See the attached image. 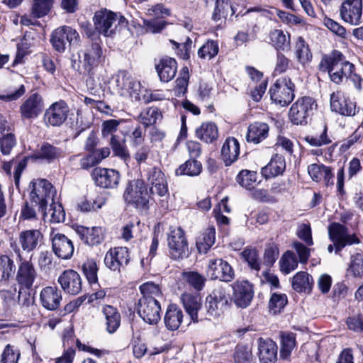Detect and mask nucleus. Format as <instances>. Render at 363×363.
<instances>
[{"mask_svg":"<svg viewBox=\"0 0 363 363\" xmlns=\"http://www.w3.org/2000/svg\"><path fill=\"white\" fill-rule=\"evenodd\" d=\"M318 69L321 72H327L333 83L340 84L346 79L347 75L351 73V70H355V67L346 60L340 51L334 50L323 56Z\"/></svg>","mask_w":363,"mask_h":363,"instance_id":"nucleus-1","label":"nucleus"},{"mask_svg":"<svg viewBox=\"0 0 363 363\" xmlns=\"http://www.w3.org/2000/svg\"><path fill=\"white\" fill-rule=\"evenodd\" d=\"M123 198L128 205L140 211L147 212L150 208V196L145 184L142 179L128 181Z\"/></svg>","mask_w":363,"mask_h":363,"instance_id":"nucleus-2","label":"nucleus"},{"mask_svg":"<svg viewBox=\"0 0 363 363\" xmlns=\"http://www.w3.org/2000/svg\"><path fill=\"white\" fill-rule=\"evenodd\" d=\"M32 189L30 193V201L38 207L44 216L47 214V206L56 195V191L52 184L46 179L33 180L29 184Z\"/></svg>","mask_w":363,"mask_h":363,"instance_id":"nucleus-3","label":"nucleus"},{"mask_svg":"<svg viewBox=\"0 0 363 363\" xmlns=\"http://www.w3.org/2000/svg\"><path fill=\"white\" fill-rule=\"evenodd\" d=\"M208 320L218 318L228 310L232 306V297L227 289L217 286L206 297L205 301Z\"/></svg>","mask_w":363,"mask_h":363,"instance_id":"nucleus-4","label":"nucleus"},{"mask_svg":"<svg viewBox=\"0 0 363 363\" xmlns=\"http://www.w3.org/2000/svg\"><path fill=\"white\" fill-rule=\"evenodd\" d=\"M11 247L21 260L16 275V283L21 289H32L38 277L37 270L30 260H22L21 250L16 243H11Z\"/></svg>","mask_w":363,"mask_h":363,"instance_id":"nucleus-5","label":"nucleus"},{"mask_svg":"<svg viewBox=\"0 0 363 363\" xmlns=\"http://www.w3.org/2000/svg\"><path fill=\"white\" fill-rule=\"evenodd\" d=\"M295 85L289 77L278 79L269 89L271 99L281 106L289 105L294 98Z\"/></svg>","mask_w":363,"mask_h":363,"instance_id":"nucleus-6","label":"nucleus"},{"mask_svg":"<svg viewBox=\"0 0 363 363\" xmlns=\"http://www.w3.org/2000/svg\"><path fill=\"white\" fill-rule=\"evenodd\" d=\"M314 100L310 96L298 99L290 108L289 118L294 125H304L313 115Z\"/></svg>","mask_w":363,"mask_h":363,"instance_id":"nucleus-7","label":"nucleus"},{"mask_svg":"<svg viewBox=\"0 0 363 363\" xmlns=\"http://www.w3.org/2000/svg\"><path fill=\"white\" fill-rule=\"evenodd\" d=\"M79 40L78 32L69 26H62L55 29L51 35L50 43L53 48L59 52H64L66 45H77Z\"/></svg>","mask_w":363,"mask_h":363,"instance_id":"nucleus-8","label":"nucleus"},{"mask_svg":"<svg viewBox=\"0 0 363 363\" xmlns=\"http://www.w3.org/2000/svg\"><path fill=\"white\" fill-rule=\"evenodd\" d=\"M101 43L99 37L91 38L87 42L84 51L83 73L90 74L93 69L101 62L103 54Z\"/></svg>","mask_w":363,"mask_h":363,"instance_id":"nucleus-9","label":"nucleus"},{"mask_svg":"<svg viewBox=\"0 0 363 363\" xmlns=\"http://www.w3.org/2000/svg\"><path fill=\"white\" fill-rule=\"evenodd\" d=\"M181 300L186 312L193 322L208 320V315L206 314V306H203L201 296L185 293L182 295Z\"/></svg>","mask_w":363,"mask_h":363,"instance_id":"nucleus-10","label":"nucleus"},{"mask_svg":"<svg viewBox=\"0 0 363 363\" xmlns=\"http://www.w3.org/2000/svg\"><path fill=\"white\" fill-rule=\"evenodd\" d=\"M170 257L175 260L183 259L188 252V242L181 227L171 228L167 238Z\"/></svg>","mask_w":363,"mask_h":363,"instance_id":"nucleus-11","label":"nucleus"},{"mask_svg":"<svg viewBox=\"0 0 363 363\" xmlns=\"http://www.w3.org/2000/svg\"><path fill=\"white\" fill-rule=\"evenodd\" d=\"M118 14L107 9L95 13L94 21L96 30L104 36H111L117 28Z\"/></svg>","mask_w":363,"mask_h":363,"instance_id":"nucleus-12","label":"nucleus"},{"mask_svg":"<svg viewBox=\"0 0 363 363\" xmlns=\"http://www.w3.org/2000/svg\"><path fill=\"white\" fill-rule=\"evenodd\" d=\"M161 306L158 300L140 298L137 305L139 316L150 325H156L161 319Z\"/></svg>","mask_w":363,"mask_h":363,"instance_id":"nucleus-13","label":"nucleus"},{"mask_svg":"<svg viewBox=\"0 0 363 363\" xmlns=\"http://www.w3.org/2000/svg\"><path fill=\"white\" fill-rule=\"evenodd\" d=\"M329 238L333 242L335 252H340L347 245L359 242V239L354 235L347 233V228L337 223H334L328 229Z\"/></svg>","mask_w":363,"mask_h":363,"instance_id":"nucleus-14","label":"nucleus"},{"mask_svg":"<svg viewBox=\"0 0 363 363\" xmlns=\"http://www.w3.org/2000/svg\"><path fill=\"white\" fill-rule=\"evenodd\" d=\"M69 106L63 100L52 104L46 109L44 114V121L46 125L53 127L62 125L68 117Z\"/></svg>","mask_w":363,"mask_h":363,"instance_id":"nucleus-15","label":"nucleus"},{"mask_svg":"<svg viewBox=\"0 0 363 363\" xmlns=\"http://www.w3.org/2000/svg\"><path fill=\"white\" fill-rule=\"evenodd\" d=\"M232 287L233 290L232 301H233L239 308H247L254 296L252 285L248 281L238 280L233 283Z\"/></svg>","mask_w":363,"mask_h":363,"instance_id":"nucleus-16","label":"nucleus"},{"mask_svg":"<svg viewBox=\"0 0 363 363\" xmlns=\"http://www.w3.org/2000/svg\"><path fill=\"white\" fill-rule=\"evenodd\" d=\"M207 274L211 279L229 282L235 277L234 270L232 267L222 259H211L209 261Z\"/></svg>","mask_w":363,"mask_h":363,"instance_id":"nucleus-17","label":"nucleus"},{"mask_svg":"<svg viewBox=\"0 0 363 363\" xmlns=\"http://www.w3.org/2000/svg\"><path fill=\"white\" fill-rule=\"evenodd\" d=\"M91 177L96 186L105 189L117 187L121 179L118 171L101 167L94 169Z\"/></svg>","mask_w":363,"mask_h":363,"instance_id":"nucleus-18","label":"nucleus"},{"mask_svg":"<svg viewBox=\"0 0 363 363\" xmlns=\"http://www.w3.org/2000/svg\"><path fill=\"white\" fill-rule=\"evenodd\" d=\"M330 108L344 116H354L359 111L356 102L349 98L342 97L340 92H333L330 97Z\"/></svg>","mask_w":363,"mask_h":363,"instance_id":"nucleus-19","label":"nucleus"},{"mask_svg":"<svg viewBox=\"0 0 363 363\" xmlns=\"http://www.w3.org/2000/svg\"><path fill=\"white\" fill-rule=\"evenodd\" d=\"M342 19L351 25L361 23L362 16V0H345L340 7Z\"/></svg>","mask_w":363,"mask_h":363,"instance_id":"nucleus-20","label":"nucleus"},{"mask_svg":"<svg viewBox=\"0 0 363 363\" xmlns=\"http://www.w3.org/2000/svg\"><path fill=\"white\" fill-rule=\"evenodd\" d=\"M52 249L54 254L60 259H69L74 253L72 241L62 233L50 235Z\"/></svg>","mask_w":363,"mask_h":363,"instance_id":"nucleus-21","label":"nucleus"},{"mask_svg":"<svg viewBox=\"0 0 363 363\" xmlns=\"http://www.w3.org/2000/svg\"><path fill=\"white\" fill-rule=\"evenodd\" d=\"M57 281L67 294L76 295L82 290L80 275L73 269L65 270L58 277Z\"/></svg>","mask_w":363,"mask_h":363,"instance_id":"nucleus-22","label":"nucleus"},{"mask_svg":"<svg viewBox=\"0 0 363 363\" xmlns=\"http://www.w3.org/2000/svg\"><path fill=\"white\" fill-rule=\"evenodd\" d=\"M43 108V101L42 96L34 93L20 106V113L23 119H33L37 118Z\"/></svg>","mask_w":363,"mask_h":363,"instance_id":"nucleus-23","label":"nucleus"},{"mask_svg":"<svg viewBox=\"0 0 363 363\" xmlns=\"http://www.w3.org/2000/svg\"><path fill=\"white\" fill-rule=\"evenodd\" d=\"M18 239L23 250L30 252L42 244L43 235L39 230H26L19 233Z\"/></svg>","mask_w":363,"mask_h":363,"instance_id":"nucleus-24","label":"nucleus"},{"mask_svg":"<svg viewBox=\"0 0 363 363\" xmlns=\"http://www.w3.org/2000/svg\"><path fill=\"white\" fill-rule=\"evenodd\" d=\"M42 306L50 311L56 310L62 301L61 291L56 286H46L40 294Z\"/></svg>","mask_w":363,"mask_h":363,"instance_id":"nucleus-25","label":"nucleus"},{"mask_svg":"<svg viewBox=\"0 0 363 363\" xmlns=\"http://www.w3.org/2000/svg\"><path fill=\"white\" fill-rule=\"evenodd\" d=\"M277 345L270 339H259V359L260 363H275L277 359Z\"/></svg>","mask_w":363,"mask_h":363,"instance_id":"nucleus-26","label":"nucleus"},{"mask_svg":"<svg viewBox=\"0 0 363 363\" xmlns=\"http://www.w3.org/2000/svg\"><path fill=\"white\" fill-rule=\"evenodd\" d=\"M280 358L289 361L292 351L296 347V334L290 331H281L279 333Z\"/></svg>","mask_w":363,"mask_h":363,"instance_id":"nucleus-27","label":"nucleus"},{"mask_svg":"<svg viewBox=\"0 0 363 363\" xmlns=\"http://www.w3.org/2000/svg\"><path fill=\"white\" fill-rule=\"evenodd\" d=\"M240 154V144L235 138H228L221 149V158L226 167L235 162Z\"/></svg>","mask_w":363,"mask_h":363,"instance_id":"nucleus-28","label":"nucleus"},{"mask_svg":"<svg viewBox=\"0 0 363 363\" xmlns=\"http://www.w3.org/2000/svg\"><path fill=\"white\" fill-rule=\"evenodd\" d=\"M77 233L82 240L91 246L99 245L104 238V230L101 227L89 228L80 226L77 228Z\"/></svg>","mask_w":363,"mask_h":363,"instance_id":"nucleus-29","label":"nucleus"},{"mask_svg":"<svg viewBox=\"0 0 363 363\" xmlns=\"http://www.w3.org/2000/svg\"><path fill=\"white\" fill-rule=\"evenodd\" d=\"M64 156L63 150L58 147L44 142L40 149L33 155L35 160H45L48 163H52Z\"/></svg>","mask_w":363,"mask_h":363,"instance_id":"nucleus-30","label":"nucleus"},{"mask_svg":"<svg viewBox=\"0 0 363 363\" xmlns=\"http://www.w3.org/2000/svg\"><path fill=\"white\" fill-rule=\"evenodd\" d=\"M155 69L162 82H168L176 75L177 64L174 59L166 57L162 58L155 65Z\"/></svg>","mask_w":363,"mask_h":363,"instance_id":"nucleus-31","label":"nucleus"},{"mask_svg":"<svg viewBox=\"0 0 363 363\" xmlns=\"http://www.w3.org/2000/svg\"><path fill=\"white\" fill-rule=\"evenodd\" d=\"M269 130V127L267 123L256 121L249 125L246 140L248 143L258 144L268 137Z\"/></svg>","mask_w":363,"mask_h":363,"instance_id":"nucleus-32","label":"nucleus"},{"mask_svg":"<svg viewBox=\"0 0 363 363\" xmlns=\"http://www.w3.org/2000/svg\"><path fill=\"white\" fill-rule=\"evenodd\" d=\"M286 169V162L284 156L276 154L270 162L262 168L261 173L266 179L281 175Z\"/></svg>","mask_w":363,"mask_h":363,"instance_id":"nucleus-33","label":"nucleus"},{"mask_svg":"<svg viewBox=\"0 0 363 363\" xmlns=\"http://www.w3.org/2000/svg\"><path fill=\"white\" fill-rule=\"evenodd\" d=\"M292 288L298 293H311L313 286V279L306 272H297L292 279Z\"/></svg>","mask_w":363,"mask_h":363,"instance_id":"nucleus-34","label":"nucleus"},{"mask_svg":"<svg viewBox=\"0 0 363 363\" xmlns=\"http://www.w3.org/2000/svg\"><path fill=\"white\" fill-rule=\"evenodd\" d=\"M182 310L176 304L169 305L165 315L164 323L169 330H175L179 328L183 320Z\"/></svg>","mask_w":363,"mask_h":363,"instance_id":"nucleus-35","label":"nucleus"},{"mask_svg":"<svg viewBox=\"0 0 363 363\" xmlns=\"http://www.w3.org/2000/svg\"><path fill=\"white\" fill-rule=\"evenodd\" d=\"M197 138L206 143H212L218 138V130L213 122L203 123L195 130Z\"/></svg>","mask_w":363,"mask_h":363,"instance_id":"nucleus-36","label":"nucleus"},{"mask_svg":"<svg viewBox=\"0 0 363 363\" xmlns=\"http://www.w3.org/2000/svg\"><path fill=\"white\" fill-rule=\"evenodd\" d=\"M103 313L106 319V330L108 333H114L121 325V314L112 306L106 305L103 308Z\"/></svg>","mask_w":363,"mask_h":363,"instance_id":"nucleus-37","label":"nucleus"},{"mask_svg":"<svg viewBox=\"0 0 363 363\" xmlns=\"http://www.w3.org/2000/svg\"><path fill=\"white\" fill-rule=\"evenodd\" d=\"M216 229L214 227H208L196 239V247L200 253H206L215 243Z\"/></svg>","mask_w":363,"mask_h":363,"instance_id":"nucleus-38","label":"nucleus"},{"mask_svg":"<svg viewBox=\"0 0 363 363\" xmlns=\"http://www.w3.org/2000/svg\"><path fill=\"white\" fill-rule=\"evenodd\" d=\"M295 55L297 61L303 66L308 64L312 60V52H311L308 45L301 36H299L296 42Z\"/></svg>","mask_w":363,"mask_h":363,"instance_id":"nucleus-39","label":"nucleus"},{"mask_svg":"<svg viewBox=\"0 0 363 363\" xmlns=\"http://www.w3.org/2000/svg\"><path fill=\"white\" fill-rule=\"evenodd\" d=\"M202 172L201 163L194 158H190L184 163L179 165L176 169L177 176L186 175L189 177L199 176Z\"/></svg>","mask_w":363,"mask_h":363,"instance_id":"nucleus-40","label":"nucleus"},{"mask_svg":"<svg viewBox=\"0 0 363 363\" xmlns=\"http://www.w3.org/2000/svg\"><path fill=\"white\" fill-rule=\"evenodd\" d=\"M269 38L277 52L288 50L290 48V35L288 34V37H286L282 30H272Z\"/></svg>","mask_w":363,"mask_h":363,"instance_id":"nucleus-41","label":"nucleus"},{"mask_svg":"<svg viewBox=\"0 0 363 363\" xmlns=\"http://www.w3.org/2000/svg\"><path fill=\"white\" fill-rule=\"evenodd\" d=\"M235 13V8L229 0H216L211 18L216 22L221 18H225L229 13L233 16Z\"/></svg>","mask_w":363,"mask_h":363,"instance_id":"nucleus-42","label":"nucleus"},{"mask_svg":"<svg viewBox=\"0 0 363 363\" xmlns=\"http://www.w3.org/2000/svg\"><path fill=\"white\" fill-rule=\"evenodd\" d=\"M16 265L11 257L0 255V282H6L14 275Z\"/></svg>","mask_w":363,"mask_h":363,"instance_id":"nucleus-43","label":"nucleus"},{"mask_svg":"<svg viewBox=\"0 0 363 363\" xmlns=\"http://www.w3.org/2000/svg\"><path fill=\"white\" fill-rule=\"evenodd\" d=\"M162 118V113L157 107L147 108L138 116L139 121L144 125L145 128L154 125L157 120H161Z\"/></svg>","mask_w":363,"mask_h":363,"instance_id":"nucleus-44","label":"nucleus"},{"mask_svg":"<svg viewBox=\"0 0 363 363\" xmlns=\"http://www.w3.org/2000/svg\"><path fill=\"white\" fill-rule=\"evenodd\" d=\"M110 145L114 155L120 157L124 161L130 160V156L125 145V139L121 136H112L110 138Z\"/></svg>","mask_w":363,"mask_h":363,"instance_id":"nucleus-45","label":"nucleus"},{"mask_svg":"<svg viewBox=\"0 0 363 363\" xmlns=\"http://www.w3.org/2000/svg\"><path fill=\"white\" fill-rule=\"evenodd\" d=\"M182 277L196 291H202L206 282L205 276L197 272H184L182 273Z\"/></svg>","mask_w":363,"mask_h":363,"instance_id":"nucleus-46","label":"nucleus"},{"mask_svg":"<svg viewBox=\"0 0 363 363\" xmlns=\"http://www.w3.org/2000/svg\"><path fill=\"white\" fill-rule=\"evenodd\" d=\"M140 291L143 295L140 298L157 300L158 298L162 296V290L159 284H155L152 281H147L140 285Z\"/></svg>","mask_w":363,"mask_h":363,"instance_id":"nucleus-47","label":"nucleus"},{"mask_svg":"<svg viewBox=\"0 0 363 363\" xmlns=\"http://www.w3.org/2000/svg\"><path fill=\"white\" fill-rule=\"evenodd\" d=\"M281 271L285 274H289L298 267V260L296 255L291 251H286L279 260Z\"/></svg>","mask_w":363,"mask_h":363,"instance_id":"nucleus-48","label":"nucleus"},{"mask_svg":"<svg viewBox=\"0 0 363 363\" xmlns=\"http://www.w3.org/2000/svg\"><path fill=\"white\" fill-rule=\"evenodd\" d=\"M54 0H34L32 6V15L40 18L46 16L50 11Z\"/></svg>","mask_w":363,"mask_h":363,"instance_id":"nucleus-49","label":"nucleus"},{"mask_svg":"<svg viewBox=\"0 0 363 363\" xmlns=\"http://www.w3.org/2000/svg\"><path fill=\"white\" fill-rule=\"evenodd\" d=\"M82 270L90 284H96L98 282V267L93 259H88L82 265Z\"/></svg>","mask_w":363,"mask_h":363,"instance_id":"nucleus-50","label":"nucleus"},{"mask_svg":"<svg viewBox=\"0 0 363 363\" xmlns=\"http://www.w3.org/2000/svg\"><path fill=\"white\" fill-rule=\"evenodd\" d=\"M257 172L247 169H242L236 177L237 182L247 189H251L257 181Z\"/></svg>","mask_w":363,"mask_h":363,"instance_id":"nucleus-51","label":"nucleus"},{"mask_svg":"<svg viewBox=\"0 0 363 363\" xmlns=\"http://www.w3.org/2000/svg\"><path fill=\"white\" fill-rule=\"evenodd\" d=\"M288 303L287 296L284 294L274 293L269 301V309L274 314L280 313Z\"/></svg>","mask_w":363,"mask_h":363,"instance_id":"nucleus-52","label":"nucleus"},{"mask_svg":"<svg viewBox=\"0 0 363 363\" xmlns=\"http://www.w3.org/2000/svg\"><path fill=\"white\" fill-rule=\"evenodd\" d=\"M219 48L216 41L208 40L198 50V55L201 59L211 60L218 53Z\"/></svg>","mask_w":363,"mask_h":363,"instance_id":"nucleus-53","label":"nucleus"},{"mask_svg":"<svg viewBox=\"0 0 363 363\" xmlns=\"http://www.w3.org/2000/svg\"><path fill=\"white\" fill-rule=\"evenodd\" d=\"M347 272L354 277H362L363 276V254L357 253L351 256Z\"/></svg>","mask_w":363,"mask_h":363,"instance_id":"nucleus-54","label":"nucleus"},{"mask_svg":"<svg viewBox=\"0 0 363 363\" xmlns=\"http://www.w3.org/2000/svg\"><path fill=\"white\" fill-rule=\"evenodd\" d=\"M116 84L119 89L128 91L134 88L135 82L127 71L120 70L116 76Z\"/></svg>","mask_w":363,"mask_h":363,"instance_id":"nucleus-55","label":"nucleus"},{"mask_svg":"<svg viewBox=\"0 0 363 363\" xmlns=\"http://www.w3.org/2000/svg\"><path fill=\"white\" fill-rule=\"evenodd\" d=\"M16 145V139L13 133H6L0 136V150L3 155H9Z\"/></svg>","mask_w":363,"mask_h":363,"instance_id":"nucleus-56","label":"nucleus"},{"mask_svg":"<svg viewBox=\"0 0 363 363\" xmlns=\"http://www.w3.org/2000/svg\"><path fill=\"white\" fill-rule=\"evenodd\" d=\"M241 255L249 267L255 271L260 269V263L258 259V253L255 249H245Z\"/></svg>","mask_w":363,"mask_h":363,"instance_id":"nucleus-57","label":"nucleus"},{"mask_svg":"<svg viewBox=\"0 0 363 363\" xmlns=\"http://www.w3.org/2000/svg\"><path fill=\"white\" fill-rule=\"evenodd\" d=\"M235 363H252V354L251 350L246 346L238 345L234 354Z\"/></svg>","mask_w":363,"mask_h":363,"instance_id":"nucleus-58","label":"nucleus"},{"mask_svg":"<svg viewBox=\"0 0 363 363\" xmlns=\"http://www.w3.org/2000/svg\"><path fill=\"white\" fill-rule=\"evenodd\" d=\"M49 213H50L51 220L53 223H62L65 220V212L62 206L60 203L50 201Z\"/></svg>","mask_w":363,"mask_h":363,"instance_id":"nucleus-59","label":"nucleus"},{"mask_svg":"<svg viewBox=\"0 0 363 363\" xmlns=\"http://www.w3.org/2000/svg\"><path fill=\"white\" fill-rule=\"evenodd\" d=\"M279 255L278 245L274 242L267 245L264 254V262L267 266H272L277 259Z\"/></svg>","mask_w":363,"mask_h":363,"instance_id":"nucleus-60","label":"nucleus"},{"mask_svg":"<svg viewBox=\"0 0 363 363\" xmlns=\"http://www.w3.org/2000/svg\"><path fill=\"white\" fill-rule=\"evenodd\" d=\"M21 356L19 350H16L13 346L8 344L6 345L2 354L1 363H18V360Z\"/></svg>","mask_w":363,"mask_h":363,"instance_id":"nucleus-61","label":"nucleus"},{"mask_svg":"<svg viewBox=\"0 0 363 363\" xmlns=\"http://www.w3.org/2000/svg\"><path fill=\"white\" fill-rule=\"evenodd\" d=\"M120 125V121L115 119H109L104 121L101 125V135L104 138H108L111 136H118L115 135L117 131L118 125Z\"/></svg>","mask_w":363,"mask_h":363,"instance_id":"nucleus-62","label":"nucleus"},{"mask_svg":"<svg viewBox=\"0 0 363 363\" xmlns=\"http://www.w3.org/2000/svg\"><path fill=\"white\" fill-rule=\"evenodd\" d=\"M113 250V255L122 267L128 264L130 256L129 250L126 247H117Z\"/></svg>","mask_w":363,"mask_h":363,"instance_id":"nucleus-63","label":"nucleus"},{"mask_svg":"<svg viewBox=\"0 0 363 363\" xmlns=\"http://www.w3.org/2000/svg\"><path fill=\"white\" fill-rule=\"evenodd\" d=\"M346 323L350 330L363 333V314L348 317Z\"/></svg>","mask_w":363,"mask_h":363,"instance_id":"nucleus-64","label":"nucleus"}]
</instances>
